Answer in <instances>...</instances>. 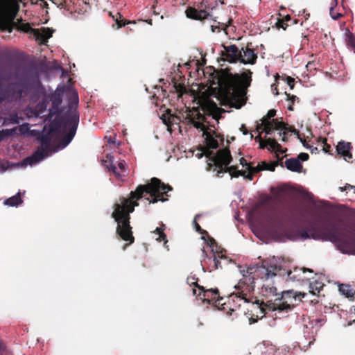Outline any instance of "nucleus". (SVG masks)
Masks as SVG:
<instances>
[{"label": "nucleus", "mask_w": 355, "mask_h": 355, "mask_svg": "<svg viewBox=\"0 0 355 355\" xmlns=\"http://www.w3.org/2000/svg\"><path fill=\"white\" fill-rule=\"evenodd\" d=\"M187 119L189 125L193 126L200 132H202V135L205 137L206 142L207 148L201 153L198 152L196 156L198 158L202 157L203 155L209 157L211 162L208 164L210 167H214V171H216V175L218 177H222L223 174L229 173L231 178H237L239 175H243L245 178L252 180V173L265 170H275V166H269L266 162H262L256 166H253L243 157L239 159V162L243 167H247L249 171L248 175H245V171H239L235 166H228V164H230L232 160L230 152L228 149L224 148L218 150L215 154H212L210 151L211 149L218 148V142L211 134V130L208 127L209 122L207 121V118L198 111H194L189 115Z\"/></svg>", "instance_id": "obj_1"}, {"label": "nucleus", "mask_w": 355, "mask_h": 355, "mask_svg": "<svg viewBox=\"0 0 355 355\" xmlns=\"http://www.w3.org/2000/svg\"><path fill=\"white\" fill-rule=\"evenodd\" d=\"M172 190L169 185H165L159 179L153 178L149 184L139 185L135 191H131L129 198H122L116 201L114 205L112 217L117 223L116 232L121 239L132 243L134 238L130 226V214L134 211L135 207L138 206L137 200L144 197L145 194H150L153 198L150 203L158 201L165 202L168 199L164 196Z\"/></svg>", "instance_id": "obj_2"}, {"label": "nucleus", "mask_w": 355, "mask_h": 355, "mask_svg": "<svg viewBox=\"0 0 355 355\" xmlns=\"http://www.w3.org/2000/svg\"><path fill=\"white\" fill-rule=\"evenodd\" d=\"M79 122V114L76 110H73L69 121V130L64 135L65 127L55 121L45 125L44 134L41 137V146L31 156L25 158L19 165L21 166H33L45 157L57 153L67 146L75 136Z\"/></svg>", "instance_id": "obj_3"}, {"label": "nucleus", "mask_w": 355, "mask_h": 355, "mask_svg": "<svg viewBox=\"0 0 355 355\" xmlns=\"http://www.w3.org/2000/svg\"><path fill=\"white\" fill-rule=\"evenodd\" d=\"M250 82V71L241 75L217 73L213 78L210 87L222 105L239 109L246 103V89Z\"/></svg>", "instance_id": "obj_4"}, {"label": "nucleus", "mask_w": 355, "mask_h": 355, "mask_svg": "<svg viewBox=\"0 0 355 355\" xmlns=\"http://www.w3.org/2000/svg\"><path fill=\"white\" fill-rule=\"evenodd\" d=\"M277 259L273 257L268 262H264L261 266H256L254 272L250 271L252 268L248 269L244 273V270H240L243 275V278L234 286L236 292L232 293L231 297H236L244 302H248L247 296L254 288L255 278H259L263 281L261 286L262 293L268 297H277V289L272 286V279L277 275V273L281 270V266L277 265Z\"/></svg>", "instance_id": "obj_5"}, {"label": "nucleus", "mask_w": 355, "mask_h": 355, "mask_svg": "<svg viewBox=\"0 0 355 355\" xmlns=\"http://www.w3.org/2000/svg\"><path fill=\"white\" fill-rule=\"evenodd\" d=\"M302 240L313 239L331 241L336 243L337 249L343 254L355 255V236L340 231L337 226L331 224L313 227L300 232Z\"/></svg>", "instance_id": "obj_6"}, {"label": "nucleus", "mask_w": 355, "mask_h": 355, "mask_svg": "<svg viewBox=\"0 0 355 355\" xmlns=\"http://www.w3.org/2000/svg\"><path fill=\"white\" fill-rule=\"evenodd\" d=\"M304 297V294L296 295L292 291H283L280 297H277L275 302L262 303L259 306H256L261 315H268L270 317L282 318L285 315L288 311L295 305L297 300L300 301L301 297Z\"/></svg>", "instance_id": "obj_7"}, {"label": "nucleus", "mask_w": 355, "mask_h": 355, "mask_svg": "<svg viewBox=\"0 0 355 355\" xmlns=\"http://www.w3.org/2000/svg\"><path fill=\"white\" fill-rule=\"evenodd\" d=\"M20 0H0V29L11 32Z\"/></svg>", "instance_id": "obj_8"}, {"label": "nucleus", "mask_w": 355, "mask_h": 355, "mask_svg": "<svg viewBox=\"0 0 355 355\" xmlns=\"http://www.w3.org/2000/svg\"><path fill=\"white\" fill-rule=\"evenodd\" d=\"M224 48L227 60L231 62L240 61L244 64H253L257 58L254 51L248 47L239 50L236 45H230Z\"/></svg>", "instance_id": "obj_9"}, {"label": "nucleus", "mask_w": 355, "mask_h": 355, "mask_svg": "<svg viewBox=\"0 0 355 355\" xmlns=\"http://www.w3.org/2000/svg\"><path fill=\"white\" fill-rule=\"evenodd\" d=\"M207 245L211 248V250L213 253L214 259L213 261H211V258L207 257V254L205 250V248L202 249V257H201V263L202 266V269L204 271L205 270V266L206 264H208V262H213L214 263V268L217 269L219 267L220 259H226L227 257L223 254L222 252H219L217 250V245L216 244L215 241L209 238L208 240L206 241Z\"/></svg>", "instance_id": "obj_10"}, {"label": "nucleus", "mask_w": 355, "mask_h": 355, "mask_svg": "<svg viewBox=\"0 0 355 355\" xmlns=\"http://www.w3.org/2000/svg\"><path fill=\"white\" fill-rule=\"evenodd\" d=\"M104 166L112 171L117 178H121L127 174L126 163L123 160H114L111 155L106 156V159L103 161Z\"/></svg>", "instance_id": "obj_11"}, {"label": "nucleus", "mask_w": 355, "mask_h": 355, "mask_svg": "<svg viewBox=\"0 0 355 355\" xmlns=\"http://www.w3.org/2000/svg\"><path fill=\"white\" fill-rule=\"evenodd\" d=\"M28 85L25 81L19 79L15 84H12L8 87V93L7 94H3L0 96V101L6 99L7 98H11V99L18 100L20 99L23 95H26L28 91Z\"/></svg>", "instance_id": "obj_12"}, {"label": "nucleus", "mask_w": 355, "mask_h": 355, "mask_svg": "<svg viewBox=\"0 0 355 355\" xmlns=\"http://www.w3.org/2000/svg\"><path fill=\"white\" fill-rule=\"evenodd\" d=\"M261 125H263V130L266 132V135H270L273 129L279 130L280 132L279 134V136L282 137V141L286 140V137L288 133L285 127V124L283 122L277 121V120L275 119L268 121L266 118H263Z\"/></svg>", "instance_id": "obj_13"}, {"label": "nucleus", "mask_w": 355, "mask_h": 355, "mask_svg": "<svg viewBox=\"0 0 355 355\" xmlns=\"http://www.w3.org/2000/svg\"><path fill=\"white\" fill-rule=\"evenodd\" d=\"M198 291L199 293L197 294V290L193 288V295H198L200 297V299L203 300H207L209 302L220 300L219 297L218 295V291L217 289H209L204 291L203 288L198 286ZM220 300H222V298H220Z\"/></svg>", "instance_id": "obj_14"}, {"label": "nucleus", "mask_w": 355, "mask_h": 355, "mask_svg": "<svg viewBox=\"0 0 355 355\" xmlns=\"http://www.w3.org/2000/svg\"><path fill=\"white\" fill-rule=\"evenodd\" d=\"M32 33L35 40L44 44L47 40L52 37L53 30L49 28L42 27L37 29H33Z\"/></svg>", "instance_id": "obj_15"}, {"label": "nucleus", "mask_w": 355, "mask_h": 355, "mask_svg": "<svg viewBox=\"0 0 355 355\" xmlns=\"http://www.w3.org/2000/svg\"><path fill=\"white\" fill-rule=\"evenodd\" d=\"M187 17L193 19L202 20L211 17V14L205 10H196L193 8H189L186 10Z\"/></svg>", "instance_id": "obj_16"}, {"label": "nucleus", "mask_w": 355, "mask_h": 355, "mask_svg": "<svg viewBox=\"0 0 355 355\" xmlns=\"http://www.w3.org/2000/svg\"><path fill=\"white\" fill-rule=\"evenodd\" d=\"M351 145L349 142L340 141L336 147V150L338 154L345 157V159H352V155L350 153Z\"/></svg>", "instance_id": "obj_17"}, {"label": "nucleus", "mask_w": 355, "mask_h": 355, "mask_svg": "<svg viewBox=\"0 0 355 355\" xmlns=\"http://www.w3.org/2000/svg\"><path fill=\"white\" fill-rule=\"evenodd\" d=\"M209 116L216 121L220 117V114L226 112L223 108L218 107L214 103H209L207 105Z\"/></svg>", "instance_id": "obj_18"}, {"label": "nucleus", "mask_w": 355, "mask_h": 355, "mask_svg": "<svg viewBox=\"0 0 355 355\" xmlns=\"http://www.w3.org/2000/svg\"><path fill=\"white\" fill-rule=\"evenodd\" d=\"M259 148H264L268 146V149L270 150L280 151V145L273 139L268 138L266 141H260Z\"/></svg>", "instance_id": "obj_19"}, {"label": "nucleus", "mask_w": 355, "mask_h": 355, "mask_svg": "<svg viewBox=\"0 0 355 355\" xmlns=\"http://www.w3.org/2000/svg\"><path fill=\"white\" fill-rule=\"evenodd\" d=\"M285 165L288 170L295 172H300L302 168V164L297 159H287L285 162Z\"/></svg>", "instance_id": "obj_20"}, {"label": "nucleus", "mask_w": 355, "mask_h": 355, "mask_svg": "<svg viewBox=\"0 0 355 355\" xmlns=\"http://www.w3.org/2000/svg\"><path fill=\"white\" fill-rule=\"evenodd\" d=\"M164 228H165V225L164 224H162V225L161 227H157L154 231H153L152 234H155V236H156V239H155L156 241H163L164 245L166 248H168V246L166 245L168 241L166 240V236L165 234L164 233Z\"/></svg>", "instance_id": "obj_21"}, {"label": "nucleus", "mask_w": 355, "mask_h": 355, "mask_svg": "<svg viewBox=\"0 0 355 355\" xmlns=\"http://www.w3.org/2000/svg\"><path fill=\"white\" fill-rule=\"evenodd\" d=\"M21 192L19 191L16 195L6 199L4 200V205L9 207H17L22 203V200L21 198Z\"/></svg>", "instance_id": "obj_22"}, {"label": "nucleus", "mask_w": 355, "mask_h": 355, "mask_svg": "<svg viewBox=\"0 0 355 355\" xmlns=\"http://www.w3.org/2000/svg\"><path fill=\"white\" fill-rule=\"evenodd\" d=\"M339 291L347 297H353L354 295V291L352 289L349 285L341 284L338 288Z\"/></svg>", "instance_id": "obj_23"}, {"label": "nucleus", "mask_w": 355, "mask_h": 355, "mask_svg": "<svg viewBox=\"0 0 355 355\" xmlns=\"http://www.w3.org/2000/svg\"><path fill=\"white\" fill-rule=\"evenodd\" d=\"M323 284L321 282H315L310 284V292L313 295L319 293L320 289L322 288Z\"/></svg>", "instance_id": "obj_24"}, {"label": "nucleus", "mask_w": 355, "mask_h": 355, "mask_svg": "<svg viewBox=\"0 0 355 355\" xmlns=\"http://www.w3.org/2000/svg\"><path fill=\"white\" fill-rule=\"evenodd\" d=\"M338 4V0H333L331 4V7H330V10H329V13H330V15L331 17V18L333 19H337L338 17H340L341 16V14L340 13H338V12H334V6H336Z\"/></svg>", "instance_id": "obj_25"}, {"label": "nucleus", "mask_w": 355, "mask_h": 355, "mask_svg": "<svg viewBox=\"0 0 355 355\" xmlns=\"http://www.w3.org/2000/svg\"><path fill=\"white\" fill-rule=\"evenodd\" d=\"M272 236L274 238V239L277 241H284L286 239H290L287 234L279 236L276 234L275 232H272Z\"/></svg>", "instance_id": "obj_26"}, {"label": "nucleus", "mask_w": 355, "mask_h": 355, "mask_svg": "<svg viewBox=\"0 0 355 355\" xmlns=\"http://www.w3.org/2000/svg\"><path fill=\"white\" fill-rule=\"evenodd\" d=\"M347 44L354 50L355 52V37L350 36L347 40Z\"/></svg>", "instance_id": "obj_27"}, {"label": "nucleus", "mask_w": 355, "mask_h": 355, "mask_svg": "<svg viewBox=\"0 0 355 355\" xmlns=\"http://www.w3.org/2000/svg\"><path fill=\"white\" fill-rule=\"evenodd\" d=\"M300 141H302V143L304 147H306L308 149H310V150L312 153H316L318 152V148L311 147V146H309L308 144H306V141H303L302 139H300Z\"/></svg>", "instance_id": "obj_28"}, {"label": "nucleus", "mask_w": 355, "mask_h": 355, "mask_svg": "<svg viewBox=\"0 0 355 355\" xmlns=\"http://www.w3.org/2000/svg\"><path fill=\"white\" fill-rule=\"evenodd\" d=\"M198 216H199L198 215L196 216V217L193 220V225H194L196 230L197 232H198L199 233L202 234L203 231L202 230L200 226L196 223V219Z\"/></svg>", "instance_id": "obj_29"}, {"label": "nucleus", "mask_w": 355, "mask_h": 355, "mask_svg": "<svg viewBox=\"0 0 355 355\" xmlns=\"http://www.w3.org/2000/svg\"><path fill=\"white\" fill-rule=\"evenodd\" d=\"M298 158L301 159L302 161H306L309 159V155L305 153H301L298 155Z\"/></svg>", "instance_id": "obj_30"}, {"label": "nucleus", "mask_w": 355, "mask_h": 355, "mask_svg": "<svg viewBox=\"0 0 355 355\" xmlns=\"http://www.w3.org/2000/svg\"><path fill=\"white\" fill-rule=\"evenodd\" d=\"M276 114V111L275 110H270L268 111L267 114V120L269 121L271 118L274 117Z\"/></svg>", "instance_id": "obj_31"}, {"label": "nucleus", "mask_w": 355, "mask_h": 355, "mask_svg": "<svg viewBox=\"0 0 355 355\" xmlns=\"http://www.w3.org/2000/svg\"><path fill=\"white\" fill-rule=\"evenodd\" d=\"M340 189L341 191H343V190H352L355 193V187L354 186H352L350 184H347L344 188L340 187Z\"/></svg>", "instance_id": "obj_32"}, {"label": "nucleus", "mask_w": 355, "mask_h": 355, "mask_svg": "<svg viewBox=\"0 0 355 355\" xmlns=\"http://www.w3.org/2000/svg\"><path fill=\"white\" fill-rule=\"evenodd\" d=\"M287 83L290 88L293 89L294 87V79L291 77H287Z\"/></svg>", "instance_id": "obj_33"}, {"label": "nucleus", "mask_w": 355, "mask_h": 355, "mask_svg": "<svg viewBox=\"0 0 355 355\" xmlns=\"http://www.w3.org/2000/svg\"><path fill=\"white\" fill-rule=\"evenodd\" d=\"M10 118L12 121L15 123H19L20 122L19 119L17 114H11Z\"/></svg>", "instance_id": "obj_34"}, {"label": "nucleus", "mask_w": 355, "mask_h": 355, "mask_svg": "<svg viewBox=\"0 0 355 355\" xmlns=\"http://www.w3.org/2000/svg\"><path fill=\"white\" fill-rule=\"evenodd\" d=\"M241 130L243 132V135H247L248 134V131L247 130L245 129V127L244 125H242L241 128Z\"/></svg>", "instance_id": "obj_35"}, {"label": "nucleus", "mask_w": 355, "mask_h": 355, "mask_svg": "<svg viewBox=\"0 0 355 355\" xmlns=\"http://www.w3.org/2000/svg\"><path fill=\"white\" fill-rule=\"evenodd\" d=\"M288 98L289 101H292V103H293L295 99H297V96L293 95L291 96H288Z\"/></svg>", "instance_id": "obj_36"}, {"label": "nucleus", "mask_w": 355, "mask_h": 355, "mask_svg": "<svg viewBox=\"0 0 355 355\" xmlns=\"http://www.w3.org/2000/svg\"><path fill=\"white\" fill-rule=\"evenodd\" d=\"M255 140L259 142L263 140L262 138L261 137L260 134H259V135L255 137Z\"/></svg>", "instance_id": "obj_37"}, {"label": "nucleus", "mask_w": 355, "mask_h": 355, "mask_svg": "<svg viewBox=\"0 0 355 355\" xmlns=\"http://www.w3.org/2000/svg\"><path fill=\"white\" fill-rule=\"evenodd\" d=\"M116 23H117V24H118V27H119H119H121L122 26H124V25H125V23L121 24V21H119L117 19H116Z\"/></svg>", "instance_id": "obj_38"}, {"label": "nucleus", "mask_w": 355, "mask_h": 355, "mask_svg": "<svg viewBox=\"0 0 355 355\" xmlns=\"http://www.w3.org/2000/svg\"><path fill=\"white\" fill-rule=\"evenodd\" d=\"M188 283L191 284H196V282L190 281V278H188Z\"/></svg>", "instance_id": "obj_39"}, {"label": "nucleus", "mask_w": 355, "mask_h": 355, "mask_svg": "<svg viewBox=\"0 0 355 355\" xmlns=\"http://www.w3.org/2000/svg\"><path fill=\"white\" fill-rule=\"evenodd\" d=\"M29 29H30V28L28 26V25H26V28H24V31H29Z\"/></svg>", "instance_id": "obj_40"}, {"label": "nucleus", "mask_w": 355, "mask_h": 355, "mask_svg": "<svg viewBox=\"0 0 355 355\" xmlns=\"http://www.w3.org/2000/svg\"><path fill=\"white\" fill-rule=\"evenodd\" d=\"M3 346L1 344V343L0 342V352L3 349Z\"/></svg>", "instance_id": "obj_41"}, {"label": "nucleus", "mask_w": 355, "mask_h": 355, "mask_svg": "<svg viewBox=\"0 0 355 355\" xmlns=\"http://www.w3.org/2000/svg\"><path fill=\"white\" fill-rule=\"evenodd\" d=\"M162 119H163V121H164V123H166V125H168V123H167V122H166V119H164V118H162Z\"/></svg>", "instance_id": "obj_42"}, {"label": "nucleus", "mask_w": 355, "mask_h": 355, "mask_svg": "<svg viewBox=\"0 0 355 355\" xmlns=\"http://www.w3.org/2000/svg\"><path fill=\"white\" fill-rule=\"evenodd\" d=\"M328 148H329V146H327V148H324V150H325L327 152L328 150Z\"/></svg>", "instance_id": "obj_43"}, {"label": "nucleus", "mask_w": 355, "mask_h": 355, "mask_svg": "<svg viewBox=\"0 0 355 355\" xmlns=\"http://www.w3.org/2000/svg\"><path fill=\"white\" fill-rule=\"evenodd\" d=\"M328 148H329V146H327V148H324V150H325L327 152L328 150Z\"/></svg>", "instance_id": "obj_44"}, {"label": "nucleus", "mask_w": 355, "mask_h": 355, "mask_svg": "<svg viewBox=\"0 0 355 355\" xmlns=\"http://www.w3.org/2000/svg\"><path fill=\"white\" fill-rule=\"evenodd\" d=\"M328 148H329V146H327V148H324V150H325L327 152L328 150Z\"/></svg>", "instance_id": "obj_45"}, {"label": "nucleus", "mask_w": 355, "mask_h": 355, "mask_svg": "<svg viewBox=\"0 0 355 355\" xmlns=\"http://www.w3.org/2000/svg\"><path fill=\"white\" fill-rule=\"evenodd\" d=\"M291 274V271L288 272V277H290Z\"/></svg>", "instance_id": "obj_46"}, {"label": "nucleus", "mask_w": 355, "mask_h": 355, "mask_svg": "<svg viewBox=\"0 0 355 355\" xmlns=\"http://www.w3.org/2000/svg\"><path fill=\"white\" fill-rule=\"evenodd\" d=\"M288 109H289V110H292V106H291V105H289V106H288Z\"/></svg>", "instance_id": "obj_47"}, {"label": "nucleus", "mask_w": 355, "mask_h": 355, "mask_svg": "<svg viewBox=\"0 0 355 355\" xmlns=\"http://www.w3.org/2000/svg\"><path fill=\"white\" fill-rule=\"evenodd\" d=\"M109 142H110V143H111V142H112V143H113V142H114V141H112V139H109Z\"/></svg>", "instance_id": "obj_48"}, {"label": "nucleus", "mask_w": 355, "mask_h": 355, "mask_svg": "<svg viewBox=\"0 0 355 355\" xmlns=\"http://www.w3.org/2000/svg\"><path fill=\"white\" fill-rule=\"evenodd\" d=\"M201 238H202V239H203V240L206 241L205 237L204 236H202V237H201Z\"/></svg>", "instance_id": "obj_49"}, {"label": "nucleus", "mask_w": 355, "mask_h": 355, "mask_svg": "<svg viewBox=\"0 0 355 355\" xmlns=\"http://www.w3.org/2000/svg\"><path fill=\"white\" fill-rule=\"evenodd\" d=\"M256 320H253L252 322H255ZM250 323H252V322H250Z\"/></svg>", "instance_id": "obj_50"}]
</instances>
